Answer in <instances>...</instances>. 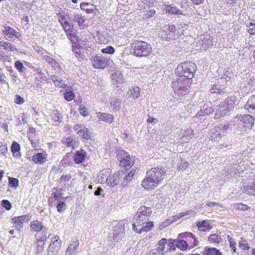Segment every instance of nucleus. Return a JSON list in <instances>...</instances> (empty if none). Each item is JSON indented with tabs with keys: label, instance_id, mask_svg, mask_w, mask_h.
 Returning a JSON list of instances; mask_svg holds the SVG:
<instances>
[{
	"label": "nucleus",
	"instance_id": "nucleus-1",
	"mask_svg": "<svg viewBox=\"0 0 255 255\" xmlns=\"http://www.w3.org/2000/svg\"><path fill=\"white\" fill-rule=\"evenodd\" d=\"M152 211L150 207L145 205L140 206L134 216L132 224V229L136 233L141 234L151 230L154 224L151 221H148Z\"/></svg>",
	"mask_w": 255,
	"mask_h": 255
},
{
	"label": "nucleus",
	"instance_id": "nucleus-2",
	"mask_svg": "<svg viewBox=\"0 0 255 255\" xmlns=\"http://www.w3.org/2000/svg\"><path fill=\"white\" fill-rule=\"evenodd\" d=\"M166 171L164 168L155 167L147 171L141 182L142 186L147 190L155 189L164 179Z\"/></svg>",
	"mask_w": 255,
	"mask_h": 255
},
{
	"label": "nucleus",
	"instance_id": "nucleus-3",
	"mask_svg": "<svg viewBox=\"0 0 255 255\" xmlns=\"http://www.w3.org/2000/svg\"><path fill=\"white\" fill-rule=\"evenodd\" d=\"M197 69L195 64L192 62L185 61L180 64L176 68V74L179 77L192 82Z\"/></svg>",
	"mask_w": 255,
	"mask_h": 255
},
{
	"label": "nucleus",
	"instance_id": "nucleus-4",
	"mask_svg": "<svg viewBox=\"0 0 255 255\" xmlns=\"http://www.w3.org/2000/svg\"><path fill=\"white\" fill-rule=\"evenodd\" d=\"M192 81L184 79L183 77H178L172 82V88L175 94L183 96L188 94Z\"/></svg>",
	"mask_w": 255,
	"mask_h": 255
},
{
	"label": "nucleus",
	"instance_id": "nucleus-5",
	"mask_svg": "<svg viewBox=\"0 0 255 255\" xmlns=\"http://www.w3.org/2000/svg\"><path fill=\"white\" fill-rule=\"evenodd\" d=\"M131 49L134 55L137 57L147 56L152 51L151 45L142 40H135L131 44Z\"/></svg>",
	"mask_w": 255,
	"mask_h": 255
},
{
	"label": "nucleus",
	"instance_id": "nucleus-6",
	"mask_svg": "<svg viewBox=\"0 0 255 255\" xmlns=\"http://www.w3.org/2000/svg\"><path fill=\"white\" fill-rule=\"evenodd\" d=\"M91 63L94 68L103 69L110 65V59L102 56L95 55L91 59Z\"/></svg>",
	"mask_w": 255,
	"mask_h": 255
},
{
	"label": "nucleus",
	"instance_id": "nucleus-7",
	"mask_svg": "<svg viewBox=\"0 0 255 255\" xmlns=\"http://www.w3.org/2000/svg\"><path fill=\"white\" fill-rule=\"evenodd\" d=\"M50 244L48 248V255H58L61 248V241L58 236L54 235L50 238Z\"/></svg>",
	"mask_w": 255,
	"mask_h": 255
},
{
	"label": "nucleus",
	"instance_id": "nucleus-8",
	"mask_svg": "<svg viewBox=\"0 0 255 255\" xmlns=\"http://www.w3.org/2000/svg\"><path fill=\"white\" fill-rule=\"evenodd\" d=\"M32 215L28 214L12 218L11 222L13 224V227L16 230H20L23 227V223H28Z\"/></svg>",
	"mask_w": 255,
	"mask_h": 255
},
{
	"label": "nucleus",
	"instance_id": "nucleus-9",
	"mask_svg": "<svg viewBox=\"0 0 255 255\" xmlns=\"http://www.w3.org/2000/svg\"><path fill=\"white\" fill-rule=\"evenodd\" d=\"M2 33L7 39L14 40L16 38L19 39L21 37L20 33L13 28L6 25H2Z\"/></svg>",
	"mask_w": 255,
	"mask_h": 255
},
{
	"label": "nucleus",
	"instance_id": "nucleus-10",
	"mask_svg": "<svg viewBox=\"0 0 255 255\" xmlns=\"http://www.w3.org/2000/svg\"><path fill=\"white\" fill-rule=\"evenodd\" d=\"M180 238H184L189 247L191 248L196 247L199 244L198 238L190 232L180 234Z\"/></svg>",
	"mask_w": 255,
	"mask_h": 255
},
{
	"label": "nucleus",
	"instance_id": "nucleus-11",
	"mask_svg": "<svg viewBox=\"0 0 255 255\" xmlns=\"http://www.w3.org/2000/svg\"><path fill=\"white\" fill-rule=\"evenodd\" d=\"M74 129L76 131L77 134L79 135L82 139L89 140L91 138V135L88 128L84 125L77 124L74 127Z\"/></svg>",
	"mask_w": 255,
	"mask_h": 255
},
{
	"label": "nucleus",
	"instance_id": "nucleus-12",
	"mask_svg": "<svg viewBox=\"0 0 255 255\" xmlns=\"http://www.w3.org/2000/svg\"><path fill=\"white\" fill-rule=\"evenodd\" d=\"M58 22L61 25L63 29L73 26L70 22L71 18L69 15L68 12H65L64 11H60L57 14Z\"/></svg>",
	"mask_w": 255,
	"mask_h": 255
},
{
	"label": "nucleus",
	"instance_id": "nucleus-13",
	"mask_svg": "<svg viewBox=\"0 0 255 255\" xmlns=\"http://www.w3.org/2000/svg\"><path fill=\"white\" fill-rule=\"evenodd\" d=\"M125 226L123 223H119L115 226L113 231V240L118 242L124 238L125 234Z\"/></svg>",
	"mask_w": 255,
	"mask_h": 255
},
{
	"label": "nucleus",
	"instance_id": "nucleus-14",
	"mask_svg": "<svg viewBox=\"0 0 255 255\" xmlns=\"http://www.w3.org/2000/svg\"><path fill=\"white\" fill-rule=\"evenodd\" d=\"M80 243L77 239L72 241L66 249L65 255H76L79 249Z\"/></svg>",
	"mask_w": 255,
	"mask_h": 255
},
{
	"label": "nucleus",
	"instance_id": "nucleus-15",
	"mask_svg": "<svg viewBox=\"0 0 255 255\" xmlns=\"http://www.w3.org/2000/svg\"><path fill=\"white\" fill-rule=\"evenodd\" d=\"M239 119L244 124L245 128L251 129L254 126L255 119L250 115L240 116Z\"/></svg>",
	"mask_w": 255,
	"mask_h": 255
},
{
	"label": "nucleus",
	"instance_id": "nucleus-16",
	"mask_svg": "<svg viewBox=\"0 0 255 255\" xmlns=\"http://www.w3.org/2000/svg\"><path fill=\"white\" fill-rule=\"evenodd\" d=\"M80 8L87 14H96L99 11L98 9L97 8L96 6L93 3L86 2H82L80 3Z\"/></svg>",
	"mask_w": 255,
	"mask_h": 255
},
{
	"label": "nucleus",
	"instance_id": "nucleus-17",
	"mask_svg": "<svg viewBox=\"0 0 255 255\" xmlns=\"http://www.w3.org/2000/svg\"><path fill=\"white\" fill-rule=\"evenodd\" d=\"M97 117L100 121H102L108 124H112L114 121V116L110 114L102 112H97L96 113Z\"/></svg>",
	"mask_w": 255,
	"mask_h": 255
},
{
	"label": "nucleus",
	"instance_id": "nucleus-18",
	"mask_svg": "<svg viewBox=\"0 0 255 255\" xmlns=\"http://www.w3.org/2000/svg\"><path fill=\"white\" fill-rule=\"evenodd\" d=\"M30 228L32 231L37 233L42 230L46 232L48 230V228L43 225L42 222L38 220L32 221L30 222Z\"/></svg>",
	"mask_w": 255,
	"mask_h": 255
},
{
	"label": "nucleus",
	"instance_id": "nucleus-19",
	"mask_svg": "<svg viewBox=\"0 0 255 255\" xmlns=\"http://www.w3.org/2000/svg\"><path fill=\"white\" fill-rule=\"evenodd\" d=\"M120 173H116L113 175H109L107 180V183L112 187H114L120 182Z\"/></svg>",
	"mask_w": 255,
	"mask_h": 255
},
{
	"label": "nucleus",
	"instance_id": "nucleus-20",
	"mask_svg": "<svg viewBox=\"0 0 255 255\" xmlns=\"http://www.w3.org/2000/svg\"><path fill=\"white\" fill-rule=\"evenodd\" d=\"M246 109L251 114H255V95L250 96L245 106Z\"/></svg>",
	"mask_w": 255,
	"mask_h": 255
},
{
	"label": "nucleus",
	"instance_id": "nucleus-21",
	"mask_svg": "<svg viewBox=\"0 0 255 255\" xmlns=\"http://www.w3.org/2000/svg\"><path fill=\"white\" fill-rule=\"evenodd\" d=\"M164 9L167 13L173 15L183 14L182 11L178 9L175 6H172L171 4H167L164 5Z\"/></svg>",
	"mask_w": 255,
	"mask_h": 255
},
{
	"label": "nucleus",
	"instance_id": "nucleus-22",
	"mask_svg": "<svg viewBox=\"0 0 255 255\" xmlns=\"http://www.w3.org/2000/svg\"><path fill=\"white\" fill-rule=\"evenodd\" d=\"M241 190L249 195L255 196V182L251 183L250 185L244 184L241 187Z\"/></svg>",
	"mask_w": 255,
	"mask_h": 255
},
{
	"label": "nucleus",
	"instance_id": "nucleus-23",
	"mask_svg": "<svg viewBox=\"0 0 255 255\" xmlns=\"http://www.w3.org/2000/svg\"><path fill=\"white\" fill-rule=\"evenodd\" d=\"M197 226L199 230L202 232L209 231L212 228L208 220H203L201 222H198Z\"/></svg>",
	"mask_w": 255,
	"mask_h": 255
},
{
	"label": "nucleus",
	"instance_id": "nucleus-24",
	"mask_svg": "<svg viewBox=\"0 0 255 255\" xmlns=\"http://www.w3.org/2000/svg\"><path fill=\"white\" fill-rule=\"evenodd\" d=\"M203 255H222V253L215 248L206 247L202 253Z\"/></svg>",
	"mask_w": 255,
	"mask_h": 255
},
{
	"label": "nucleus",
	"instance_id": "nucleus-25",
	"mask_svg": "<svg viewBox=\"0 0 255 255\" xmlns=\"http://www.w3.org/2000/svg\"><path fill=\"white\" fill-rule=\"evenodd\" d=\"M176 247L182 251L186 250L189 247L186 240L184 238H180V234L178 235L177 239Z\"/></svg>",
	"mask_w": 255,
	"mask_h": 255
},
{
	"label": "nucleus",
	"instance_id": "nucleus-26",
	"mask_svg": "<svg viewBox=\"0 0 255 255\" xmlns=\"http://www.w3.org/2000/svg\"><path fill=\"white\" fill-rule=\"evenodd\" d=\"M237 98L235 96H229L225 100L224 102L226 105V110L230 111L235 104Z\"/></svg>",
	"mask_w": 255,
	"mask_h": 255
},
{
	"label": "nucleus",
	"instance_id": "nucleus-27",
	"mask_svg": "<svg viewBox=\"0 0 255 255\" xmlns=\"http://www.w3.org/2000/svg\"><path fill=\"white\" fill-rule=\"evenodd\" d=\"M62 143L67 147H71L72 149L75 148V144L76 141L71 137H64L61 140Z\"/></svg>",
	"mask_w": 255,
	"mask_h": 255
},
{
	"label": "nucleus",
	"instance_id": "nucleus-28",
	"mask_svg": "<svg viewBox=\"0 0 255 255\" xmlns=\"http://www.w3.org/2000/svg\"><path fill=\"white\" fill-rule=\"evenodd\" d=\"M134 173L135 170L132 169L128 172V175L124 177L123 182L121 184L123 188L127 186L128 183L132 180Z\"/></svg>",
	"mask_w": 255,
	"mask_h": 255
},
{
	"label": "nucleus",
	"instance_id": "nucleus-29",
	"mask_svg": "<svg viewBox=\"0 0 255 255\" xmlns=\"http://www.w3.org/2000/svg\"><path fill=\"white\" fill-rule=\"evenodd\" d=\"M110 103L113 110L115 112L118 111L121 107V101L116 97H112Z\"/></svg>",
	"mask_w": 255,
	"mask_h": 255
},
{
	"label": "nucleus",
	"instance_id": "nucleus-30",
	"mask_svg": "<svg viewBox=\"0 0 255 255\" xmlns=\"http://www.w3.org/2000/svg\"><path fill=\"white\" fill-rule=\"evenodd\" d=\"M72 47L75 57L80 61L83 60V57L79 46L76 43H75L72 45Z\"/></svg>",
	"mask_w": 255,
	"mask_h": 255
},
{
	"label": "nucleus",
	"instance_id": "nucleus-31",
	"mask_svg": "<svg viewBox=\"0 0 255 255\" xmlns=\"http://www.w3.org/2000/svg\"><path fill=\"white\" fill-rule=\"evenodd\" d=\"M0 47H2L4 49L10 52H13L17 50V48L14 45L6 41L0 42Z\"/></svg>",
	"mask_w": 255,
	"mask_h": 255
},
{
	"label": "nucleus",
	"instance_id": "nucleus-32",
	"mask_svg": "<svg viewBox=\"0 0 255 255\" xmlns=\"http://www.w3.org/2000/svg\"><path fill=\"white\" fill-rule=\"evenodd\" d=\"M225 89V88H221L220 86L214 84L211 86L210 91L212 94L222 95L226 93Z\"/></svg>",
	"mask_w": 255,
	"mask_h": 255
},
{
	"label": "nucleus",
	"instance_id": "nucleus-33",
	"mask_svg": "<svg viewBox=\"0 0 255 255\" xmlns=\"http://www.w3.org/2000/svg\"><path fill=\"white\" fill-rule=\"evenodd\" d=\"M43 59L54 68H60V66L59 65L58 63L52 57L48 55H44L43 56Z\"/></svg>",
	"mask_w": 255,
	"mask_h": 255
},
{
	"label": "nucleus",
	"instance_id": "nucleus-34",
	"mask_svg": "<svg viewBox=\"0 0 255 255\" xmlns=\"http://www.w3.org/2000/svg\"><path fill=\"white\" fill-rule=\"evenodd\" d=\"M63 29L65 32L66 34L68 37V39L71 41V42L73 43V44L76 43L74 42V38H75V36L74 34L72 33L74 29V26H72Z\"/></svg>",
	"mask_w": 255,
	"mask_h": 255
},
{
	"label": "nucleus",
	"instance_id": "nucleus-35",
	"mask_svg": "<svg viewBox=\"0 0 255 255\" xmlns=\"http://www.w3.org/2000/svg\"><path fill=\"white\" fill-rule=\"evenodd\" d=\"M116 156L118 159H127L130 158L127 152L120 148L116 150Z\"/></svg>",
	"mask_w": 255,
	"mask_h": 255
},
{
	"label": "nucleus",
	"instance_id": "nucleus-36",
	"mask_svg": "<svg viewBox=\"0 0 255 255\" xmlns=\"http://www.w3.org/2000/svg\"><path fill=\"white\" fill-rule=\"evenodd\" d=\"M20 149V145L15 141H13L11 146V151L14 156H19Z\"/></svg>",
	"mask_w": 255,
	"mask_h": 255
},
{
	"label": "nucleus",
	"instance_id": "nucleus-37",
	"mask_svg": "<svg viewBox=\"0 0 255 255\" xmlns=\"http://www.w3.org/2000/svg\"><path fill=\"white\" fill-rule=\"evenodd\" d=\"M129 92H130V97L136 98L140 95V89L138 86L132 87L130 88Z\"/></svg>",
	"mask_w": 255,
	"mask_h": 255
},
{
	"label": "nucleus",
	"instance_id": "nucleus-38",
	"mask_svg": "<svg viewBox=\"0 0 255 255\" xmlns=\"http://www.w3.org/2000/svg\"><path fill=\"white\" fill-rule=\"evenodd\" d=\"M52 80L54 85L59 88H65L66 85L62 82V80L57 75L52 76Z\"/></svg>",
	"mask_w": 255,
	"mask_h": 255
},
{
	"label": "nucleus",
	"instance_id": "nucleus-39",
	"mask_svg": "<svg viewBox=\"0 0 255 255\" xmlns=\"http://www.w3.org/2000/svg\"><path fill=\"white\" fill-rule=\"evenodd\" d=\"M221 237L216 234H212L208 237V241L215 245H218L221 242Z\"/></svg>",
	"mask_w": 255,
	"mask_h": 255
},
{
	"label": "nucleus",
	"instance_id": "nucleus-40",
	"mask_svg": "<svg viewBox=\"0 0 255 255\" xmlns=\"http://www.w3.org/2000/svg\"><path fill=\"white\" fill-rule=\"evenodd\" d=\"M108 172L107 170H103L101 173L98 175V181L101 183H107V180H108Z\"/></svg>",
	"mask_w": 255,
	"mask_h": 255
},
{
	"label": "nucleus",
	"instance_id": "nucleus-41",
	"mask_svg": "<svg viewBox=\"0 0 255 255\" xmlns=\"http://www.w3.org/2000/svg\"><path fill=\"white\" fill-rule=\"evenodd\" d=\"M59 113L57 111H53L50 115L51 122L53 125H57L60 123Z\"/></svg>",
	"mask_w": 255,
	"mask_h": 255
},
{
	"label": "nucleus",
	"instance_id": "nucleus-42",
	"mask_svg": "<svg viewBox=\"0 0 255 255\" xmlns=\"http://www.w3.org/2000/svg\"><path fill=\"white\" fill-rule=\"evenodd\" d=\"M167 242V240L165 238H162L159 240L156 245L157 249L160 252L164 253V249L165 248V245Z\"/></svg>",
	"mask_w": 255,
	"mask_h": 255
},
{
	"label": "nucleus",
	"instance_id": "nucleus-43",
	"mask_svg": "<svg viewBox=\"0 0 255 255\" xmlns=\"http://www.w3.org/2000/svg\"><path fill=\"white\" fill-rule=\"evenodd\" d=\"M86 155V152L83 149L76 151L74 156V159H84Z\"/></svg>",
	"mask_w": 255,
	"mask_h": 255
},
{
	"label": "nucleus",
	"instance_id": "nucleus-44",
	"mask_svg": "<svg viewBox=\"0 0 255 255\" xmlns=\"http://www.w3.org/2000/svg\"><path fill=\"white\" fill-rule=\"evenodd\" d=\"M74 21L78 23L79 26L84 25L85 22V18L81 14H75L74 15Z\"/></svg>",
	"mask_w": 255,
	"mask_h": 255
},
{
	"label": "nucleus",
	"instance_id": "nucleus-45",
	"mask_svg": "<svg viewBox=\"0 0 255 255\" xmlns=\"http://www.w3.org/2000/svg\"><path fill=\"white\" fill-rule=\"evenodd\" d=\"M78 111L80 115L84 117L88 116L90 113L88 109L84 105H80Z\"/></svg>",
	"mask_w": 255,
	"mask_h": 255
},
{
	"label": "nucleus",
	"instance_id": "nucleus-46",
	"mask_svg": "<svg viewBox=\"0 0 255 255\" xmlns=\"http://www.w3.org/2000/svg\"><path fill=\"white\" fill-rule=\"evenodd\" d=\"M239 246L241 249L243 250H248L250 247L245 239L242 238L239 242Z\"/></svg>",
	"mask_w": 255,
	"mask_h": 255
},
{
	"label": "nucleus",
	"instance_id": "nucleus-47",
	"mask_svg": "<svg viewBox=\"0 0 255 255\" xmlns=\"http://www.w3.org/2000/svg\"><path fill=\"white\" fill-rule=\"evenodd\" d=\"M134 160H120V165L124 166L126 170L129 169L134 164Z\"/></svg>",
	"mask_w": 255,
	"mask_h": 255
},
{
	"label": "nucleus",
	"instance_id": "nucleus-48",
	"mask_svg": "<svg viewBox=\"0 0 255 255\" xmlns=\"http://www.w3.org/2000/svg\"><path fill=\"white\" fill-rule=\"evenodd\" d=\"M227 239L229 242L230 244V247L231 249V250H233L234 253H236L237 251V243L235 241V239L231 237H230L229 235L227 236Z\"/></svg>",
	"mask_w": 255,
	"mask_h": 255
},
{
	"label": "nucleus",
	"instance_id": "nucleus-49",
	"mask_svg": "<svg viewBox=\"0 0 255 255\" xmlns=\"http://www.w3.org/2000/svg\"><path fill=\"white\" fill-rule=\"evenodd\" d=\"M14 67L20 73H23L25 71L26 68L24 67L23 64L19 60L14 62Z\"/></svg>",
	"mask_w": 255,
	"mask_h": 255
},
{
	"label": "nucleus",
	"instance_id": "nucleus-50",
	"mask_svg": "<svg viewBox=\"0 0 255 255\" xmlns=\"http://www.w3.org/2000/svg\"><path fill=\"white\" fill-rule=\"evenodd\" d=\"M0 60L2 62H10V57L4 52L0 51Z\"/></svg>",
	"mask_w": 255,
	"mask_h": 255
},
{
	"label": "nucleus",
	"instance_id": "nucleus-51",
	"mask_svg": "<svg viewBox=\"0 0 255 255\" xmlns=\"http://www.w3.org/2000/svg\"><path fill=\"white\" fill-rule=\"evenodd\" d=\"M18 180L13 177H8V183L11 187L17 188L18 186Z\"/></svg>",
	"mask_w": 255,
	"mask_h": 255
},
{
	"label": "nucleus",
	"instance_id": "nucleus-52",
	"mask_svg": "<svg viewBox=\"0 0 255 255\" xmlns=\"http://www.w3.org/2000/svg\"><path fill=\"white\" fill-rule=\"evenodd\" d=\"M65 99L67 101H71L74 99L75 94L72 91H67L64 94Z\"/></svg>",
	"mask_w": 255,
	"mask_h": 255
},
{
	"label": "nucleus",
	"instance_id": "nucleus-53",
	"mask_svg": "<svg viewBox=\"0 0 255 255\" xmlns=\"http://www.w3.org/2000/svg\"><path fill=\"white\" fill-rule=\"evenodd\" d=\"M101 52L103 53L113 54L115 53V50L113 46H108L105 48L102 49Z\"/></svg>",
	"mask_w": 255,
	"mask_h": 255
},
{
	"label": "nucleus",
	"instance_id": "nucleus-54",
	"mask_svg": "<svg viewBox=\"0 0 255 255\" xmlns=\"http://www.w3.org/2000/svg\"><path fill=\"white\" fill-rule=\"evenodd\" d=\"M47 157V154L45 152L42 153H37L35 154L33 156L32 159H45Z\"/></svg>",
	"mask_w": 255,
	"mask_h": 255
},
{
	"label": "nucleus",
	"instance_id": "nucleus-55",
	"mask_svg": "<svg viewBox=\"0 0 255 255\" xmlns=\"http://www.w3.org/2000/svg\"><path fill=\"white\" fill-rule=\"evenodd\" d=\"M51 195L53 197L54 201H57L58 202H61V200L62 199H67L68 198V197L64 198L62 196L61 193H56V192L52 193Z\"/></svg>",
	"mask_w": 255,
	"mask_h": 255
},
{
	"label": "nucleus",
	"instance_id": "nucleus-56",
	"mask_svg": "<svg viewBox=\"0 0 255 255\" xmlns=\"http://www.w3.org/2000/svg\"><path fill=\"white\" fill-rule=\"evenodd\" d=\"M156 13V11L154 9H150L147 10L143 15V18L144 19H148L153 17Z\"/></svg>",
	"mask_w": 255,
	"mask_h": 255
},
{
	"label": "nucleus",
	"instance_id": "nucleus-57",
	"mask_svg": "<svg viewBox=\"0 0 255 255\" xmlns=\"http://www.w3.org/2000/svg\"><path fill=\"white\" fill-rule=\"evenodd\" d=\"M57 210L59 213L63 212L66 209V204L64 202H59L57 204Z\"/></svg>",
	"mask_w": 255,
	"mask_h": 255
},
{
	"label": "nucleus",
	"instance_id": "nucleus-58",
	"mask_svg": "<svg viewBox=\"0 0 255 255\" xmlns=\"http://www.w3.org/2000/svg\"><path fill=\"white\" fill-rule=\"evenodd\" d=\"M247 30L250 34H255V23L251 22L249 25H247Z\"/></svg>",
	"mask_w": 255,
	"mask_h": 255
},
{
	"label": "nucleus",
	"instance_id": "nucleus-59",
	"mask_svg": "<svg viewBox=\"0 0 255 255\" xmlns=\"http://www.w3.org/2000/svg\"><path fill=\"white\" fill-rule=\"evenodd\" d=\"M234 208L237 210L246 211L247 210L249 207L247 205L243 203H238L235 204Z\"/></svg>",
	"mask_w": 255,
	"mask_h": 255
},
{
	"label": "nucleus",
	"instance_id": "nucleus-60",
	"mask_svg": "<svg viewBox=\"0 0 255 255\" xmlns=\"http://www.w3.org/2000/svg\"><path fill=\"white\" fill-rule=\"evenodd\" d=\"M37 243L38 248L37 249L36 254H40L44 250V248L43 246L44 245V242L43 240H38Z\"/></svg>",
	"mask_w": 255,
	"mask_h": 255
},
{
	"label": "nucleus",
	"instance_id": "nucleus-61",
	"mask_svg": "<svg viewBox=\"0 0 255 255\" xmlns=\"http://www.w3.org/2000/svg\"><path fill=\"white\" fill-rule=\"evenodd\" d=\"M145 255H164V253L160 252L158 249L156 248L147 252Z\"/></svg>",
	"mask_w": 255,
	"mask_h": 255
},
{
	"label": "nucleus",
	"instance_id": "nucleus-62",
	"mask_svg": "<svg viewBox=\"0 0 255 255\" xmlns=\"http://www.w3.org/2000/svg\"><path fill=\"white\" fill-rule=\"evenodd\" d=\"M1 206L6 210H10L12 207L11 203L7 200H2L1 201Z\"/></svg>",
	"mask_w": 255,
	"mask_h": 255
},
{
	"label": "nucleus",
	"instance_id": "nucleus-63",
	"mask_svg": "<svg viewBox=\"0 0 255 255\" xmlns=\"http://www.w3.org/2000/svg\"><path fill=\"white\" fill-rule=\"evenodd\" d=\"M71 178L70 175H62L60 178V183H63L65 185L66 182L69 181Z\"/></svg>",
	"mask_w": 255,
	"mask_h": 255
},
{
	"label": "nucleus",
	"instance_id": "nucleus-64",
	"mask_svg": "<svg viewBox=\"0 0 255 255\" xmlns=\"http://www.w3.org/2000/svg\"><path fill=\"white\" fill-rule=\"evenodd\" d=\"M14 102L18 105H22L24 102V99L19 95H16L14 99Z\"/></svg>",
	"mask_w": 255,
	"mask_h": 255
}]
</instances>
